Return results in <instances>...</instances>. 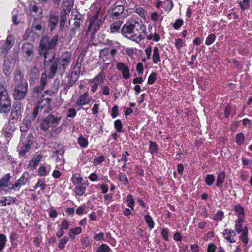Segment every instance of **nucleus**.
I'll use <instances>...</instances> for the list:
<instances>
[{
	"mask_svg": "<svg viewBox=\"0 0 252 252\" xmlns=\"http://www.w3.org/2000/svg\"><path fill=\"white\" fill-rule=\"evenodd\" d=\"M32 29L33 31L34 30L37 31H41L42 30V26L41 23L40 22L38 23H34L32 26Z\"/></svg>",
	"mask_w": 252,
	"mask_h": 252,
	"instance_id": "nucleus-62",
	"label": "nucleus"
},
{
	"mask_svg": "<svg viewBox=\"0 0 252 252\" xmlns=\"http://www.w3.org/2000/svg\"><path fill=\"white\" fill-rule=\"evenodd\" d=\"M152 60L153 63L155 64L158 63L161 61L159 49L157 46L154 47L153 48Z\"/></svg>",
	"mask_w": 252,
	"mask_h": 252,
	"instance_id": "nucleus-25",
	"label": "nucleus"
},
{
	"mask_svg": "<svg viewBox=\"0 0 252 252\" xmlns=\"http://www.w3.org/2000/svg\"><path fill=\"white\" fill-rule=\"evenodd\" d=\"M33 48L34 46L32 44L26 42L22 46V51L26 54L27 57L32 59L33 56Z\"/></svg>",
	"mask_w": 252,
	"mask_h": 252,
	"instance_id": "nucleus-14",
	"label": "nucleus"
},
{
	"mask_svg": "<svg viewBox=\"0 0 252 252\" xmlns=\"http://www.w3.org/2000/svg\"><path fill=\"white\" fill-rule=\"evenodd\" d=\"M234 210L238 214V219H242V220H244L245 216L244 208L240 205H237L234 207Z\"/></svg>",
	"mask_w": 252,
	"mask_h": 252,
	"instance_id": "nucleus-32",
	"label": "nucleus"
},
{
	"mask_svg": "<svg viewBox=\"0 0 252 252\" xmlns=\"http://www.w3.org/2000/svg\"><path fill=\"white\" fill-rule=\"evenodd\" d=\"M32 123L30 118H26L23 120L21 124L20 129L22 133L21 140L24 141L25 139V133L27 132L31 127Z\"/></svg>",
	"mask_w": 252,
	"mask_h": 252,
	"instance_id": "nucleus-10",
	"label": "nucleus"
},
{
	"mask_svg": "<svg viewBox=\"0 0 252 252\" xmlns=\"http://www.w3.org/2000/svg\"><path fill=\"white\" fill-rule=\"evenodd\" d=\"M39 76V72L36 68L32 69L30 73L29 76V82L31 85H33L36 80L38 79Z\"/></svg>",
	"mask_w": 252,
	"mask_h": 252,
	"instance_id": "nucleus-23",
	"label": "nucleus"
},
{
	"mask_svg": "<svg viewBox=\"0 0 252 252\" xmlns=\"http://www.w3.org/2000/svg\"><path fill=\"white\" fill-rule=\"evenodd\" d=\"M114 126L117 131L119 133L121 132L122 130V123L120 119L116 120L114 122Z\"/></svg>",
	"mask_w": 252,
	"mask_h": 252,
	"instance_id": "nucleus-49",
	"label": "nucleus"
},
{
	"mask_svg": "<svg viewBox=\"0 0 252 252\" xmlns=\"http://www.w3.org/2000/svg\"><path fill=\"white\" fill-rule=\"evenodd\" d=\"M215 178L213 174H208L206 177V183L208 186H211L215 181Z\"/></svg>",
	"mask_w": 252,
	"mask_h": 252,
	"instance_id": "nucleus-50",
	"label": "nucleus"
},
{
	"mask_svg": "<svg viewBox=\"0 0 252 252\" xmlns=\"http://www.w3.org/2000/svg\"><path fill=\"white\" fill-rule=\"evenodd\" d=\"M29 179V174L25 172L23 173L19 179H18L13 185H11L10 190L20 188L22 186L26 185Z\"/></svg>",
	"mask_w": 252,
	"mask_h": 252,
	"instance_id": "nucleus-11",
	"label": "nucleus"
},
{
	"mask_svg": "<svg viewBox=\"0 0 252 252\" xmlns=\"http://www.w3.org/2000/svg\"><path fill=\"white\" fill-rule=\"evenodd\" d=\"M109 50L108 48H104L103 49L101 50L100 52L99 57L102 59H104V58H106L109 55Z\"/></svg>",
	"mask_w": 252,
	"mask_h": 252,
	"instance_id": "nucleus-55",
	"label": "nucleus"
},
{
	"mask_svg": "<svg viewBox=\"0 0 252 252\" xmlns=\"http://www.w3.org/2000/svg\"><path fill=\"white\" fill-rule=\"evenodd\" d=\"M6 242V235L3 234H0V251L4 248Z\"/></svg>",
	"mask_w": 252,
	"mask_h": 252,
	"instance_id": "nucleus-46",
	"label": "nucleus"
},
{
	"mask_svg": "<svg viewBox=\"0 0 252 252\" xmlns=\"http://www.w3.org/2000/svg\"><path fill=\"white\" fill-rule=\"evenodd\" d=\"M56 53H50L44 57V66L49 67V73L48 77L52 78L55 75L57 68L58 61L55 60Z\"/></svg>",
	"mask_w": 252,
	"mask_h": 252,
	"instance_id": "nucleus-4",
	"label": "nucleus"
},
{
	"mask_svg": "<svg viewBox=\"0 0 252 252\" xmlns=\"http://www.w3.org/2000/svg\"><path fill=\"white\" fill-rule=\"evenodd\" d=\"M157 79V73L155 72H152L148 78V83L150 85L153 84Z\"/></svg>",
	"mask_w": 252,
	"mask_h": 252,
	"instance_id": "nucleus-52",
	"label": "nucleus"
},
{
	"mask_svg": "<svg viewBox=\"0 0 252 252\" xmlns=\"http://www.w3.org/2000/svg\"><path fill=\"white\" fill-rule=\"evenodd\" d=\"M223 216V212L222 211L219 210L217 212L213 219L214 220L220 221L222 220Z\"/></svg>",
	"mask_w": 252,
	"mask_h": 252,
	"instance_id": "nucleus-57",
	"label": "nucleus"
},
{
	"mask_svg": "<svg viewBox=\"0 0 252 252\" xmlns=\"http://www.w3.org/2000/svg\"><path fill=\"white\" fill-rule=\"evenodd\" d=\"M86 190V187L84 184L81 185H77L75 188V194L79 196H81L84 194Z\"/></svg>",
	"mask_w": 252,
	"mask_h": 252,
	"instance_id": "nucleus-34",
	"label": "nucleus"
},
{
	"mask_svg": "<svg viewBox=\"0 0 252 252\" xmlns=\"http://www.w3.org/2000/svg\"><path fill=\"white\" fill-rule=\"evenodd\" d=\"M225 174L224 171H220L218 173L217 176L216 186L218 187H222L223 183L225 180Z\"/></svg>",
	"mask_w": 252,
	"mask_h": 252,
	"instance_id": "nucleus-30",
	"label": "nucleus"
},
{
	"mask_svg": "<svg viewBox=\"0 0 252 252\" xmlns=\"http://www.w3.org/2000/svg\"><path fill=\"white\" fill-rule=\"evenodd\" d=\"M68 11L65 9H63L61 12V20L66 21Z\"/></svg>",
	"mask_w": 252,
	"mask_h": 252,
	"instance_id": "nucleus-63",
	"label": "nucleus"
},
{
	"mask_svg": "<svg viewBox=\"0 0 252 252\" xmlns=\"http://www.w3.org/2000/svg\"><path fill=\"white\" fill-rule=\"evenodd\" d=\"M68 238L67 237H64L60 240L58 244V247L59 249L63 250L64 248L66 243L68 241Z\"/></svg>",
	"mask_w": 252,
	"mask_h": 252,
	"instance_id": "nucleus-45",
	"label": "nucleus"
},
{
	"mask_svg": "<svg viewBox=\"0 0 252 252\" xmlns=\"http://www.w3.org/2000/svg\"><path fill=\"white\" fill-rule=\"evenodd\" d=\"M103 20L101 19H99L97 21L89 22V25L88 27V31L92 30L94 33H95L98 30Z\"/></svg>",
	"mask_w": 252,
	"mask_h": 252,
	"instance_id": "nucleus-22",
	"label": "nucleus"
},
{
	"mask_svg": "<svg viewBox=\"0 0 252 252\" xmlns=\"http://www.w3.org/2000/svg\"><path fill=\"white\" fill-rule=\"evenodd\" d=\"M121 24L122 22L121 21H118L112 24L110 27L111 32L115 33L116 32H118Z\"/></svg>",
	"mask_w": 252,
	"mask_h": 252,
	"instance_id": "nucleus-40",
	"label": "nucleus"
},
{
	"mask_svg": "<svg viewBox=\"0 0 252 252\" xmlns=\"http://www.w3.org/2000/svg\"><path fill=\"white\" fill-rule=\"evenodd\" d=\"M58 21V16L55 14H52L49 19V27L50 31H52L56 26Z\"/></svg>",
	"mask_w": 252,
	"mask_h": 252,
	"instance_id": "nucleus-31",
	"label": "nucleus"
},
{
	"mask_svg": "<svg viewBox=\"0 0 252 252\" xmlns=\"http://www.w3.org/2000/svg\"><path fill=\"white\" fill-rule=\"evenodd\" d=\"M124 11V7L122 5H118L112 11V14L114 16L118 17Z\"/></svg>",
	"mask_w": 252,
	"mask_h": 252,
	"instance_id": "nucleus-38",
	"label": "nucleus"
},
{
	"mask_svg": "<svg viewBox=\"0 0 252 252\" xmlns=\"http://www.w3.org/2000/svg\"><path fill=\"white\" fill-rule=\"evenodd\" d=\"M105 78L106 75L105 73L104 72H100L94 78L90 79L88 80V82L89 83H93V82H96L98 83L99 84H100L103 83L104 80L105 79Z\"/></svg>",
	"mask_w": 252,
	"mask_h": 252,
	"instance_id": "nucleus-21",
	"label": "nucleus"
},
{
	"mask_svg": "<svg viewBox=\"0 0 252 252\" xmlns=\"http://www.w3.org/2000/svg\"><path fill=\"white\" fill-rule=\"evenodd\" d=\"M15 129L14 125L8 123L4 125L1 132L5 138H11L12 137L13 133Z\"/></svg>",
	"mask_w": 252,
	"mask_h": 252,
	"instance_id": "nucleus-12",
	"label": "nucleus"
},
{
	"mask_svg": "<svg viewBox=\"0 0 252 252\" xmlns=\"http://www.w3.org/2000/svg\"><path fill=\"white\" fill-rule=\"evenodd\" d=\"M51 102V99L49 97L42 100L34 109L32 115V119H35L38 114H45L50 111L52 108L50 105Z\"/></svg>",
	"mask_w": 252,
	"mask_h": 252,
	"instance_id": "nucleus-5",
	"label": "nucleus"
},
{
	"mask_svg": "<svg viewBox=\"0 0 252 252\" xmlns=\"http://www.w3.org/2000/svg\"><path fill=\"white\" fill-rule=\"evenodd\" d=\"M236 114V108L231 104H227L225 109L224 116L227 118L230 115H234Z\"/></svg>",
	"mask_w": 252,
	"mask_h": 252,
	"instance_id": "nucleus-24",
	"label": "nucleus"
},
{
	"mask_svg": "<svg viewBox=\"0 0 252 252\" xmlns=\"http://www.w3.org/2000/svg\"><path fill=\"white\" fill-rule=\"evenodd\" d=\"M22 110L20 104H17L15 105L14 108L12 110L10 114V117L13 119H18V117L22 114Z\"/></svg>",
	"mask_w": 252,
	"mask_h": 252,
	"instance_id": "nucleus-19",
	"label": "nucleus"
},
{
	"mask_svg": "<svg viewBox=\"0 0 252 252\" xmlns=\"http://www.w3.org/2000/svg\"><path fill=\"white\" fill-rule=\"evenodd\" d=\"M51 170L49 165L44 164L41 166L38 169V173L41 176H45L48 174Z\"/></svg>",
	"mask_w": 252,
	"mask_h": 252,
	"instance_id": "nucleus-28",
	"label": "nucleus"
},
{
	"mask_svg": "<svg viewBox=\"0 0 252 252\" xmlns=\"http://www.w3.org/2000/svg\"><path fill=\"white\" fill-rule=\"evenodd\" d=\"M91 99L92 98L89 96L88 92H87L79 97L74 104V106L77 107L87 105L90 103Z\"/></svg>",
	"mask_w": 252,
	"mask_h": 252,
	"instance_id": "nucleus-9",
	"label": "nucleus"
},
{
	"mask_svg": "<svg viewBox=\"0 0 252 252\" xmlns=\"http://www.w3.org/2000/svg\"><path fill=\"white\" fill-rule=\"evenodd\" d=\"M47 76L46 74L45 73H42V74L41 75V77H40V85H42L45 87V85L46 84V83H47Z\"/></svg>",
	"mask_w": 252,
	"mask_h": 252,
	"instance_id": "nucleus-60",
	"label": "nucleus"
},
{
	"mask_svg": "<svg viewBox=\"0 0 252 252\" xmlns=\"http://www.w3.org/2000/svg\"><path fill=\"white\" fill-rule=\"evenodd\" d=\"M58 40V37L56 35L51 38L47 35H44L41 39L39 46L40 55L44 57L51 53H55L52 50L55 48Z\"/></svg>",
	"mask_w": 252,
	"mask_h": 252,
	"instance_id": "nucleus-2",
	"label": "nucleus"
},
{
	"mask_svg": "<svg viewBox=\"0 0 252 252\" xmlns=\"http://www.w3.org/2000/svg\"><path fill=\"white\" fill-rule=\"evenodd\" d=\"M250 0H243L242 2L240 3L241 8L243 11H245L248 9L250 7Z\"/></svg>",
	"mask_w": 252,
	"mask_h": 252,
	"instance_id": "nucleus-51",
	"label": "nucleus"
},
{
	"mask_svg": "<svg viewBox=\"0 0 252 252\" xmlns=\"http://www.w3.org/2000/svg\"><path fill=\"white\" fill-rule=\"evenodd\" d=\"M104 160V156H99L98 157L95 158L94 160V164L95 165V166H96V165H98L100 164H101V163H102L103 162Z\"/></svg>",
	"mask_w": 252,
	"mask_h": 252,
	"instance_id": "nucleus-56",
	"label": "nucleus"
},
{
	"mask_svg": "<svg viewBox=\"0 0 252 252\" xmlns=\"http://www.w3.org/2000/svg\"><path fill=\"white\" fill-rule=\"evenodd\" d=\"M146 32L145 25L136 20L127 22L121 29L122 34L133 41L144 39L145 36L142 34H145Z\"/></svg>",
	"mask_w": 252,
	"mask_h": 252,
	"instance_id": "nucleus-1",
	"label": "nucleus"
},
{
	"mask_svg": "<svg viewBox=\"0 0 252 252\" xmlns=\"http://www.w3.org/2000/svg\"><path fill=\"white\" fill-rule=\"evenodd\" d=\"M110 249L105 244H101L97 249V252H109Z\"/></svg>",
	"mask_w": 252,
	"mask_h": 252,
	"instance_id": "nucleus-48",
	"label": "nucleus"
},
{
	"mask_svg": "<svg viewBox=\"0 0 252 252\" xmlns=\"http://www.w3.org/2000/svg\"><path fill=\"white\" fill-rule=\"evenodd\" d=\"M17 201V199L14 197H3V200H0L2 206H5L7 205H10L15 203Z\"/></svg>",
	"mask_w": 252,
	"mask_h": 252,
	"instance_id": "nucleus-27",
	"label": "nucleus"
},
{
	"mask_svg": "<svg viewBox=\"0 0 252 252\" xmlns=\"http://www.w3.org/2000/svg\"><path fill=\"white\" fill-rule=\"evenodd\" d=\"M161 234L164 240L168 241L169 240V230L167 228H163Z\"/></svg>",
	"mask_w": 252,
	"mask_h": 252,
	"instance_id": "nucleus-54",
	"label": "nucleus"
},
{
	"mask_svg": "<svg viewBox=\"0 0 252 252\" xmlns=\"http://www.w3.org/2000/svg\"><path fill=\"white\" fill-rule=\"evenodd\" d=\"M33 136L31 133H29L27 137L26 141H22L18 147L19 154L21 156H24L25 154L31 148L32 144ZM25 140V138L24 139Z\"/></svg>",
	"mask_w": 252,
	"mask_h": 252,
	"instance_id": "nucleus-6",
	"label": "nucleus"
},
{
	"mask_svg": "<svg viewBox=\"0 0 252 252\" xmlns=\"http://www.w3.org/2000/svg\"><path fill=\"white\" fill-rule=\"evenodd\" d=\"M69 221L67 220H63L61 223V228L67 230L69 227Z\"/></svg>",
	"mask_w": 252,
	"mask_h": 252,
	"instance_id": "nucleus-64",
	"label": "nucleus"
},
{
	"mask_svg": "<svg viewBox=\"0 0 252 252\" xmlns=\"http://www.w3.org/2000/svg\"><path fill=\"white\" fill-rule=\"evenodd\" d=\"M28 92V83H23L21 85H15L13 92V97L15 99L21 100L23 99Z\"/></svg>",
	"mask_w": 252,
	"mask_h": 252,
	"instance_id": "nucleus-7",
	"label": "nucleus"
},
{
	"mask_svg": "<svg viewBox=\"0 0 252 252\" xmlns=\"http://www.w3.org/2000/svg\"><path fill=\"white\" fill-rule=\"evenodd\" d=\"M118 178L120 181L125 182L126 184L128 182L127 176L124 173H120L118 175Z\"/></svg>",
	"mask_w": 252,
	"mask_h": 252,
	"instance_id": "nucleus-59",
	"label": "nucleus"
},
{
	"mask_svg": "<svg viewBox=\"0 0 252 252\" xmlns=\"http://www.w3.org/2000/svg\"><path fill=\"white\" fill-rule=\"evenodd\" d=\"M81 232H82L81 228L79 227H77L74 228L73 229H71L69 230V235L70 237L74 238V237L73 236V234L74 235H78V234H80L81 233Z\"/></svg>",
	"mask_w": 252,
	"mask_h": 252,
	"instance_id": "nucleus-41",
	"label": "nucleus"
},
{
	"mask_svg": "<svg viewBox=\"0 0 252 252\" xmlns=\"http://www.w3.org/2000/svg\"><path fill=\"white\" fill-rule=\"evenodd\" d=\"M243 220H242V219H238L235 222V229L238 233H240L245 230L246 226L243 227Z\"/></svg>",
	"mask_w": 252,
	"mask_h": 252,
	"instance_id": "nucleus-29",
	"label": "nucleus"
},
{
	"mask_svg": "<svg viewBox=\"0 0 252 252\" xmlns=\"http://www.w3.org/2000/svg\"><path fill=\"white\" fill-rule=\"evenodd\" d=\"M15 85H21L23 83H27L23 79V75L19 69H16L14 72V78Z\"/></svg>",
	"mask_w": 252,
	"mask_h": 252,
	"instance_id": "nucleus-20",
	"label": "nucleus"
},
{
	"mask_svg": "<svg viewBox=\"0 0 252 252\" xmlns=\"http://www.w3.org/2000/svg\"><path fill=\"white\" fill-rule=\"evenodd\" d=\"M244 140V136L242 133H240L236 135V142L237 144L241 145L243 142Z\"/></svg>",
	"mask_w": 252,
	"mask_h": 252,
	"instance_id": "nucleus-58",
	"label": "nucleus"
},
{
	"mask_svg": "<svg viewBox=\"0 0 252 252\" xmlns=\"http://www.w3.org/2000/svg\"><path fill=\"white\" fill-rule=\"evenodd\" d=\"M183 21L182 19H178L173 24V27L175 29H178L183 25Z\"/></svg>",
	"mask_w": 252,
	"mask_h": 252,
	"instance_id": "nucleus-61",
	"label": "nucleus"
},
{
	"mask_svg": "<svg viewBox=\"0 0 252 252\" xmlns=\"http://www.w3.org/2000/svg\"><path fill=\"white\" fill-rule=\"evenodd\" d=\"M75 22L73 25L75 26V28L77 29H79L80 25L83 21V18L82 15L79 14L76 15V17L74 18Z\"/></svg>",
	"mask_w": 252,
	"mask_h": 252,
	"instance_id": "nucleus-37",
	"label": "nucleus"
},
{
	"mask_svg": "<svg viewBox=\"0 0 252 252\" xmlns=\"http://www.w3.org/2000/svg\"><path fill=\"white\" fill-rule=\"evenodd\" d=\"M13 69V65L9 63V65L4 63L3 65V72L6 76L10 75Z\"/></svg>",
	"mask_w": 252,
	"mask_h": 252,
	"instance_id": "nucleus-33",
	"label": "nucleus"
},
{
	"mask_svg": "<svg viewBox=\"0 0 252 252\" xmlns=\"http://www.w3.org/2000/svg\"><path fill=\"white\" fill-rule=\"evenodd\" d=\"M46 187V185L44 179H39L37 181V183L36 184L35 187L40 188V189L42 191H44Z\"/></svg>",
	"mask_w": 252,
	"mask_h": 252,
	"instance_id": "nucleus-42",
	"label": "nucleus"
},
{
	"mask_svg": "<svg viewBox=\"0 0 252 252\" xmlns=\"http://www.w3.org/2000/svg\"><path fill=\"white\" fill-rule=\"evenodd\" d=\"M11 102L9 96H3L0 98V112L1 113H8L11 109Z\"/></svg>",
	"mask_w": 252,
	"mask_h": 252,
	"instance_id": "nucleus-8",
	"label": "nucleus"
},
{
	"mask_svg": "<svg viewBox=\"0 0 252 252\" xmlns=\"http://www.w3.org/2000/svg\"><path fill=\"white\" fill-rule=\"evenodd\" d=\"M11 178V176L10 173H7L2 177L0 180V190L3 187H8L10 190V186L13 185L12 183H10Z\"/></svg>",
	"mask_w": 252,
	"mask_h": 252,
	"instance_id": "nucleus-17",
	"label": "nucleus"
},
{
	"mask_svg": "<svg viewBox=\"0 0 252 252\" xmlns=\"http://www.w3.org/2000/svg\"><path fill=\"white\" fill-rule=\"evenodd\" d=\"M149 151L151 154L158 152V145L152 141H150Z\"/></svg>",
	"mask_w": 252,
	"mask_h": 252,
	"instance_id": "nucleus-44",
	"label": "nucleus"
},
{
	"mask_svg": "<svg viewBox=\"0 0 252 252\" xmlns=\"http://www.w3.org/2000/svg\"><path fill=\"white\" fill-rule=\"evenodd\" d=\"M241 233L242 234L241 235L240 238L242 241L245 244H247L249 241V239L248 238V229L247 227H245V230Z\"/></svg>",
	"mask_w": 252,
	"mask_h": 252,
	"instance_id": "nucleus-39",
	"label": "nucleus"
},
{
	"mask_svg": "<svg viewBox=\"0 0 252 252\" xmlns=\"http://www.w3.org/2000/svg\"><path fill=\"white\" fill-rule=\"evenodd\" d=\"M78 142L79 145L83 148H86L88 145V142L87 139L80 136L78 138Z\"/></svg>",
	"mask_w": 252,
	"mask_h": 252,
	"instance_id": "nucleus-43",
	"label": "nucleus"
},
{
	"mask_svg": "<svg viewBox=\"0 0 252 252\" xmlns=\"http://www.w3.org/2000/svg\"><path fill=\"white\" fill-rule=\"evenodd\" d=\"M71 58V53L70 52L66 51L63 53L61 61L60 63V65L62 67L63 69L64 70L66 67L69 65Z\"/></svg>",
	"mask_w": 252,
	"mask_h": 252,
	"instance_id": "nucleus-13",
	"label": "nucleus"
},
{
	"mask_svg": "<svg viewBox=\"0 0 252 252\" xmlns=\"http://www.w3.org/2000/svg\"><path fill=\"white\" fill-rule=\"evenodd\" d=\"M82 179L79 175H73L72 178V181L74 185H78L82 182Z\"/></svg>",
	"mask_w": 252,
	"mask_h": 252,
	"instance_id": "nucleus-53",
	"label": "nucleus"
},
{
	"mask_svg": "<svg viewBox=\"0 0 252 252\" xmlns=\"http://www.w3.org/2000/svg\"><path fill=\"white\" fill-rule=\"evenodd\" d=\"M116 68L118 70L122 72L123 77L124 79H127L129 78V69L124 63L121 62L117 63Z\"/></svg>",
	"mask_w": 252,
	"mask_h": 252,
	"instance_id": "nucleus-15",
	"label": "nucleus"
},
{
	"mask_svg": "<svg viewBox=\"0 0 252 252\" xmlns=\"http://www.w3.org/2000/svg\"><path fill=\"white\" fill-rule=\"evenodd\" d=\"M216 36L214 34H211L208 36L205 40V44L210 45L212 44L215 40Z\"/></svg>",
	"mask_w": 252,
	"mask_h": 252,
	"instance_id": "nucleus-47",
	"label": "nucleus"
},
{
	"mask_svg": "<svg viewBox=\"0 0 252 252\" xmlns=\"http://www.w3.org/2000/svg\"><path fill=\"white\" fill-rule=\"evenodd\" d=\"M42 158V155L41 154H36L35 155L30 163V166L35 169L41 161Z\"/></svg>",
	"mask_w": 252,
	"mask_h": 252,
	"instance_id": "nucleus-26",
	"label": "nucleus"
},
{
	"mask_svg": "<svg viewBox=\"0 0 252 252\" xmlns=\"http://www.w3.org/2000/svg\"><path fill=\"white\" fill-rule=\"evenodd\" d=\"M64 153V150L63 147H59L56 150V154L57 155V159L62 161V160L64 159L63 156Z\"/></svg>",
	"mask_w": 252,
	"mask_h": 252,
	"instance_id": "nucleus-35",
	"label": "nucleus"
},
{
	"mask_svg": "<svg viewBox=\"0 0 252 252\" xmlns=\"http://www.w3.org/2000/svg\"><path fill=\"white\" fill-rule=\"evenodd\" d=\"M15 38L13 35L8 36L6 40L5 43L2 47L3 53L7 52V51L13 46Z\"/></svg>",
	"mask_w": 252,
	"mask_h": 252,
	"instance_id": "nucleus-18",
	"label": "nucleus"
},
{
	"mask_svg": "<svg viewBox=\"0 0 252 252\" xmlns=\"http://www.w3.org/2000/svg\"><path fill=\"white\" fill-rule=\"evenodd\" d=\"M145 220L149 228L151 229H153L154 226V222L152 218L149 215L147 214L144 217Z\"/></svg>",
	"mask_w": 252,
	"mask_h": 252,
	"instance_id": "nucleus-36",
	"label": "nucleus"
},
{
	"mask_svg": "<svg viewBox=\"0 0 252 252\" xmlns=\"http://www.w3.org/2000/svg\"><path fill=\"white\" fill-rule=\"evenodd\" d=\"M61 117L59 114L51 113L45 117L40 124V129L44 131H47L50 127H55L59 124Z\"/></svg>",
	"mask_w": 252,
	"mask_h": 252,
	"instance_id": "nucleus-3",
	"label": "nucleus"
},
{
	"mask_svg": "<svg viewBox=\"0 0 252 252\" xmlns=\"http://www.w3.org/2000/svg\"><path fill=\"white\" fill-rule=\"evenodd\" d=\"M225 239L230 243H234L237 240V236L235 232L231 229H226L223 232Z\"/></svg>",
	"mask_w": 252,
	"mask_h": 252,
	"instance_id": "nucleus-16",
	"label": "nucleus"
}]
</instances>
